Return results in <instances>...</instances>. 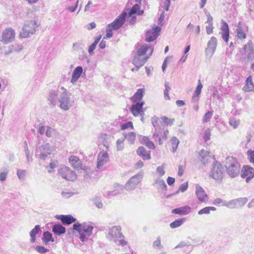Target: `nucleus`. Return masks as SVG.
Here are the masks:
<instances>
[{
    "label": "nucleus",
    "instance_id": "nucleus-23",
    "mask_svg": "<svg viewBox=\"0 0 254 254\" xmlns=\"http://www.w3.org/2000/svg\"><path fill=\"white\" fill-rule=\"evenodd\" d=\"M210 151L201 149L199 153V159L201 162L204 165L208 164L210 160L209 156Z\"/></svg>",
    "mask_w": 254,
    "mask_h": 254
},
{
    "label": "nucleus",
    "instance_id": "nucleus-55",
    "mask_svg": "<svg viewBox=\"0 0 254 254\" xmlns=\"http://www.w3.org/2000/svg\"><path fill=\"white\" fill-rule=\"evenodd\" d=\"M124 139L121 140L118 139L117 141L116 145H117V149L118 151L122 150L124 148Z\"/></svg>",
    "mask_w": 254,
    "mask_h": 254
},
{
    "label": "nucleus",
    "instance_id": "nucleus-27",
    "mask_svg": "<svg viewBox=\"0 0 254 254\" xmlns=\"http://www.w3.org/2000/svg\"><path fill=\"white\" fill-rule=\"evenodd\" d=\"M136 153L144 160H150L151 159L150 152H148L143 146L139 147L136 150Z\"/></svg>",
    "mask_w": 254,
    "mask_h": 254
},
{
    "label": "nucleus",
    "instance_id": "nucleus-4",
    "mask_svg": "<svg viewBox=\"0 0 254 254\" xmlns=\"http://www.w3.org/2000/svg\"><path fill=\"white\" fill-rule=\"evenodd\" d=\"M224 174L223 166L217 161H215L212 165L211 170L209 173V177L216 181L221 180Z\"/></svg>",
    "mask_w": 254,
    "mask_h": 254
},
{
    "label": "nucleus",
    "instance_id": "nucleus-60",
    "mask_svg": "<svg viewBox=\"0 0 254 254\" xmlns=\"http://www.w3.org/2000/svg\"><path fill=\"white\" fill-rule=\"evenodd\" d=\"M188 183L187 182L182 184L180 186L179 190L176 192V194L178 193L179 191H181V192L185 191L188 189Z\"/></svg>",
    "mask_w": 254,
    "mask_h": 254
},
{
    "label": "nucleus",
    "instance_id": "nucleus-9",
    "mask_svg": "<svg viewBox=\"0 0 254 254\" xmlns=\"http://www.w3.org/2000/svg\"><path fill=\"white\" fill-rule=\"evenodd\" d=\"M59 174L65 180L74 181L76 179V173L69 167L62 166L58 170Z\"/></svg>",
    "mask_w": 254,
    "mask_h": 254
},
{
    "label": "nucleus",
    "instance_id": "nucleus-46",
    "mask_svg": "<svg viewBox=\"0 0 254 254\" xmlns=\"http://www.w3.org/2000/svg\"><path fill=\"white\" fill-rule=\"evenodd\" d=\"M10 51H6L5 54L6 55H8L9 53H11L12 51L15 52H20L23 49V46L21 45H12L10 47Z\"/></svg>",
    "mask_w": 254,
    "mask_h": 254
},
{
    "label": "nucleus",
    "instance_id": "nucleus-28",
    "mask_svg": "<svg viewBox=\"0 0 254 254\" xmlns=\"http://www.w3.org/2000/svg\"><path fill=\"white\" fill-rule=\"evenodd\" d=\"M69 162L74 168L80 169H84L83 166L79 158L75 156H71L69 158Z\"/></svg>",
    "mask_w": 254,
    "mask_h": 254
},
{
    "label": "nucleus",
    "instance_id": "nucleus-52",
    "mask_svg": "<svg viewBox=\"0 0 254 254\" xmlns=\"http://www.w3.org/2000/svg\"><path fill=\"white\" fill-rule=\"evenodd\" d=\"M84 47V44L81 42H76L73 44L72 48L75 51L82 50Z\"/></svg>",
    "mask_w": 254,
    "mask_h": 254
},
{
    "label": "nucleus",
    "instance_id": "nucleus-11",
    "mask_svg": "<svg viewBox=\"0 0 254 254\" xmlns=\"http://www.w3.org/2000/svg\"><path fill=\"white\" fill-rule=\"evenodd\" d=\"M127 17V13L123 12L112 23L108 25L107 27L110 28L113 30L119 29L125 23Z\"/></svg>",
    "mask_w": 254,
    "mask_h": 254
},
{
    "label": "nucleus",
    "instance_id": "nucleus-39",
    "mask_svg": "<svg viewBox=\"0 0 254 254\" xmlns=\"http://www.w3.org/2000/svg\"><path fill=\"white\" fill-rule=\"evenodd\" d=\"M186 218L178 219L170 223V227L173 229L177 228V227L181 226L182 224H183L186 222Z\"/></svg>",
    "mask_w": 254,
    "mask_h": 254
},
{
    "label": "nucleus",
    "instance_id": "nucleus-3",
    "mask_svg": "<svg viewBox=\"0 0 254 254\" xmlns=\"http://www.w3.org/2000/svg\"><path fill=\"white\" fill-rule=\"evenodd\" d=\"M37 27L36 22L30 20L26 22L21 31L19 34V37L21 38H26L35 33L36 28Z\"/></svg>",
    "mask_w": 254,
    "mask_h": 254
},
{
    "label": "nucleus",
    "instance_id": "nucleus-40",
    "mask_svg": "<svg viewBox=\"0 0 254 254\" xmlns=\"http://www.w3.org/2000/svg\"><path fill=\"white\" fill-rule=\"evenodd\" d=\"M125 138H126L130 144H133L136 138V134L133 132H130L127 134L124 133Z\"/></svg>",
    "mask_w": 254,
    "mask_h": 254
},
{
    "label": "nucleus",
    "instance_id": "nucleus-8",
    "mask_svg": "<svg viewBox=\"0 0 254 254\" xmlns=\"http://www.w3.org/2000/svg\"><path fill=\"white\" fill-rule=\"evenodd\" d=\"M242 55L243 58L248 62L254 60V49L251 41H249L244 47Z\"/></svg>",
    "mask_w": 254,
    "mask_h": 254
},
{
    "label": "nucleus",
    "instance_id": "nucleus-43",
    "mask_svg": "<svg viewBox=\"0 0 254 254\" xmlns=\"http://www.w3.org/2000/svg\"><path fill=\"white\" fill-rule=\"evenodd\" d=\"M171 145L172 147V152H176L179 144L180 143L179 140L175 136L172 138L171 140Z\"/></svg>",
    "mask_w": 254,
    "mask_h": 254
},
{
    "label": "nucleus",
    "instance_id": "nucleus-45",
    "mask_svg": "<svg viewBox=\"0 0 254 254\" xmlns=\"http://www.w3.org/2000/svg\"><path fill=\"white\" fill-rule=\"evenodd\" d=\"M142 142L143 144L146 145L149 148L152 149L155 148V146L153 143L149 139L148 137L143 136L142 139Z\"/></svg>",
    "mask_w": 254,
    "mask_h": 254
},
{
    "label": "nucleus",
    "instance_id": "nucleus-54",
    "mask_svg": "<svg viewBox=\"0 0 254 254\" xmlns=\"http://www.w3.org/2000/svg\"><path fill=\"white\" fill-rule=\"evenodd\" d=\"M153 246L154 248L156 247H158L159 249H163V247L161 245V238L160 236L158 237L157 239L153 242Z\"/></svg>",
    "mask_w": 254,
    "mask_h": 254
},
{
    "label": "nucleus",
    "instance_id": "nucleus-19",
    "mask_svg": "<svg viewBox=\"0 0 254 254\" xmlns=\"http://www.w3.org/2000/svg\"><path fill=\"white\" fill-rule=\"evenodd\" d=\"M109 160V156L108 153L103 150L99 152L98 156L97 168L100 169L102 166L104 165Z\"/></svg>",
    "mask_w": 254,
    "mask_h": 254
},
{
    "label": "nucleus",
    "instance_id": "nucleus-13",
    "mask_svg": "<svg viewBox=\"0 0 254 254\" xmlns=\"http://www.w3.org/2000/svg\"><path fill=\"white\" fill-rule=\"evenodd\" d=\"M241 177L246 178V182L248 183L254 177V169L248 165H244L241 171Z\"/></svg>",
    "mask_w": 254,
    "mask_h": 254
},
{
    "label": "nucleus",
    "instance_id": "nucleus-6",
    "mask_svg": "<svg viewBox=\"0 0 254 254\" xmlns=\"http://www.w3.org/2000/svg\"><path fill=\"white\" fill-rule=\"evenodd\" d=\"M54 150V147L47 143L36 149V156L41 159L45 160Z\"/></svg>",
    "mask_w": 254,
    "mask_h": 254
},
{
    "label": "nucleus",
    "instance_id": "nucleus-14",
    "mask_svg": "<svg viewBox=\"0 0 254 254\" xmlns=\"http://www.w3.org/2000/svg\"><path fill=\"white\" fill-rule=\"evenodd\" d=\"M217 45V40L215 37H211L208 41L207 48L205 50V54L211 57L215 52Z\"/></svg>",
    "mask_w": 254,
    "mask_h": 254
},
{
    "label": "nucleus",
    "instance_id": "nucleus-25",
    "mask_svg": "<svg viewBox=\"0 0 254 254\" xmlns=\"http://www.w3.org/2000/svg\"><path fill=\"white\" fill-rule=\"evenodd\" d=\"M195 194L198 199L201 202L205 201V198H207V195L203 189L198 184L196 185Z\"/></svg>",
    "mask_w": 254,
    "mask_h": 254
},
{
    "label": "nucleus",
    "instance_id": "nucleus-36",
    "mask_svg": "<svg viewBox=\"0 0 254 254\" xmlns=\"http://www.w3.org/2000/svg\"><path fill=\"white\" fill-rule=\"evenodd\" d=\"M42 240L46 245L48 244L49 242H54V239L53 238L52 234L48 231L44 232Z\"/></svg>",
    "mask_w": 254,
    "mask_h": 254
},
{
    "label": "nucleus",
    "instance_id": "nucleus-63",
    "mask_svg": "<svg viewBox=\"0 0 254 254\" xmlns=\"http://www.w3.org/2000/svg\"><path fill=\"white\" fill-rule=\"evenodd\" d=\"M153 138L155 140H157V139H158L159 144H162V139L159 136V133L157 130V128H155V131L154 132V133L153 134Z\"/></svg>",
    "mask_w": 254,
    "mask_h": 254
},
{
    "label": "nucleus",
    "instance_id": "nucleus-30",
    "mask_svg": "<svg viewBox=\"0 0 254 254\" xmlns=\"http://www.w3.org/2000/svg\"><path fill=\"white\" fill-rule=\"evenodd\" d=\"M143 90L142 89H137L136 93L130 99L132 103H138L139 102H143L142 99L143 97Z\"/></svg>",
    "mask_w": 254,
    "mask_h": 254
},
{
    "label": "nucleus",
    "instance_id": "nucleus-5",
    "mask_svg": "<svg viewBox=\"0 0 254 254\" xmlns=\"http://www.w3.org/2000/svg\"><path fill=\"white\" fill-rule=\"evenodd\" d=\"M58 101L60 103V108L64 111H68L74 104V100L71 96V93L59 95Z\"/></svg>",
    "mask_w": 254,
    "mask_h": 254
},
{
    "label": "nucleus",
    "instance_id": "nucleus-50",
    "mask_svg": "<svg viewBox=\"0 0 254 254\" xmlns=\"http://www.w3.org/2000/svg\"><path fill=\"white\" fill-rule=\"evenodd\" d=\"M213 116L212 111H208L206 113L203 118L202 121L203 123H207L211 119Z\"/></svg>",
    "mask_w": 254,
    "mask_h": 254
},
{
    "label": "nucleus",
    "instance_id": "nucleus-49",
    "mask_svg": "<svg viewBox=\"0 0 254 254\" xmlns=\"http://www.w3.org/2000/svg\"><path fill=\"white\" fill-rule=\"evenodd\" d=\"M224 206L231 209L237 208L236 203L235 201V199H232L229 201H225Z\"/></svg>",
    "mask_w": 254,
    "mask_h": 254
},
{
    "label": "nucleus",
    "instance_id": "nucleus-31",
    "mask_svg": "<svg viewBox=\"0 0 254 254\" xmlns=\"http://www.w3.org/2000/svg\"><path fill=\"white\" fill-rule=\"evenodd\" d=\"M254 89V85L252 81V78L251 76H249L246 80V84L243 88V90L245 92H250L253 90Z\"/></svg>",
    "mask_w": 254,
    "mask_h": 254
},
{
    "label": "nucleus",
    "instance_id": "nucleus-10",
    "mask_svg": "<svg viewBox=\"0 0 254 254\" xmlns=\"http://www.w3.org/2000/svg\"><path fill=\"white\" fill-rule=\"evenodd\" d=\"M144 104V102H139L138 103H132V105L130 108V112L135 117L139 116H141V121L143 120V115L144 111L143 109V106Z\"/></svg>",
    "mask_w": 254,
    "mask_h": 254
},
{
    "label": "nucleus",
    "instance_id": "nucleus-17",
    "mask_svg": "<svg viewBox=\"0 0 254 254\" xmlns=\"http://www.w3.org/2000/svg\"><path fill=\"white\" fill-rule=\"evenodd\" d=\"M15 35V31L12 28H7L2 33V40L5 43L11 42L14 40Z\"/></svg>",
    "mask_w": 254,
    "mask_h": 254
},
{
    "label": "nucleus",
    "instance_id": "nucleus-18",
    "mask_svg": "<svg viewBox=\"0 0 254 254\" xmlns=\"http://www.w3.org/2000/svg\"><path fill=\"white\" fill-rule=\"evenodd\" d=\"M149 58V56L142 58V56L134 55L132 64L136 66V71L138 70L139 68L145 64Z\"/></svg>",
    "mask_w": 254,
    "mask_h": 254
},
{
    "label": "nucleus",
    "instance_id": "nucleus-22",
    "mask_svg": "<svg viewBox=\"0 0 254 254\" xmlns=\"http://www.w3.org/2000/svg\"><path fill=\"white\" fill-rule=\"evenodd\" d=\"M190 211L191 207L190 206L186 205L173 209L172 213L180 215H185L190 213Z\"/></svg>",
    "mask_w": 254,
    "mask_h": 254
},
{
    "label": "nucleus",
    "instance_id": "nucleus-26",
    "mask_svg": "<svg viewBox=\"0 0 254 254\" xmlns=\"http://www.w3.org/2000/svg\"><path fill=\"white\" fill-rule=\"evenodd\" d=\"M64 225H69L76 222V219L71 215H61L58 217Z\"/></svg>",
    "mask_w": 254,
    "mask_h": 254
},
{
    "label": "nucleus",
    "instance_id": "nucleus-15",
    "mask_svg": "<svg viewBox=\"0 0 254 254\" xmlns=\"http://www.w3.org/2000/svg\"><path fill=\"white\" fill-rule=\"evenodd\" d=\"M144 11L142 10H140V6L138 4H134L128 13V16L130 18L128 19V21L129 24L134 23L136 19V16H133L134 14H137L138 15H141L143 13Z\"/></svg>",
    "mask_w": 254,
    "mask_h": 254
},
{
    "label": "nucleus",
    "instance_id": "nucleus-21",
    "mask_svg": "<svg viewBox=\"0 0 254 254\" xmlns=\"http://www.w3.org/2000/svg\"><path fill=\"white\" fill-rule=\"evenodd\" d=\"M82 72V67L81 66H77L72 72L71 79L70 81V83L73 85H75Z\"/></svg>",
    "mask_w": 254,
    "mask_h": 254
},
{
    "label": "nucleus",
    "instance_id": "nucleus-42",
    "mask_svg": "<svg viewBox=\"0 0 254 254\" xmlns=\"http://www.w3.org/2000/svg\"><path fill=\"white\" fill-rule=\"evenodd\" d=\"M248 201L247 197H240L235 199L237 208L243 207Z\"/></svg>",
    "mask_w": 254,
    "mask_h": 254
},
{
    "label": "nucleus",
    "instance_id": "nucleus-1",
    "mask_svg": "<svg viewBox=\"0 0 254 254\" xmlns=\"http://www.w3.org/2000/svg\"><path fill=\"white\" fill-rule=\"evenodd\" d=\"M93 227L90 224L83 222H76L73 225V229L76 231L79 234V239L82 242H86L89 236L92 234Z\"/></svg>",
    "mask_w": 254,
    "mask_h": 254
},
{
    "label": "nucleus",
    "instance_id": "nucleus-41",
    "mask_svg": "<svg viewBox=\"0 0 254 254\" xmlns=\"http://www.w3.org/2000/svg\"><path fill=\"white\" fill-rule=\"evenodd\" d=\"M114 188L116 189L113 191H108L107 192L108 195H116L120 193V191L123 190V187L119 184H115Z\"/></svg>",
    "mask_w": 254,
    "mask_h": 254
},
{
    "label": "nucleus",
    "instance_id": "nucleus-62",
    "mask_svg": "<svg viewBox=\"0 0 254 254\" xmlns=\"http://www.w3.org/2000/svg\"><path fill=\"white\" fill-rule=\"evenodd\" d=\"M164 168L165 166L164 164L157 168L156 171L161 176H163L165 173Z\"/></svg>",
    "mask_w": 254,
    "mask_h": 254
},
{
    "label": "nucleus",
    "instance_id": "nucleus-16",
    "mask_svg": "<svg viewBox=\"0 0 254 254\" xmlns=\"http://www.w3.org/2000/svg\"><path fill=\"white\" fill-rule=\"evenodd\" d=\"M161 30L159 26H155L151 30L147 31L145 35V41L150 42L155 40L159 35V32Z\"/></svg>",
    "mask_w": 254,
    "mask_h": 254
},
{
    "label": "nucleus",
    "instance_id": "nucleus-29",
    "mask_svg": "<svg viewBox=\"0 0 254 254\" xmlns=\"http://www.w3.org/2000/svg\"><path fill=\"white\" fill-rule=\"evenodd\" d=\"M202 84L201 83L200 80L199 79L198 81V85L196 88L194 92L193 93V96L191 98V102L193 103L197 102L199 99V95L201 93V89L202 88Z\"/></svg>",
    "mask_w": 254,
    "mask_h": 254
},
{
    "label": "nucleus",
    "instance_id": "nucleus-7",
    "mask_svg": "<svg viewBox=\"0 0 254 254\" xmlns=\"http://www.w3.org/2000/svg\"><path fill=\"white\" fill-rule=\"evenodd\" d=\"M143 176V172L141 171L132 176L126 183L125 189L127 190H133L140 183Z\"/></svg>",
    "mask_w": 254,
    "mask_h": 254
},
{
    "label": "nucleus",
    "instance_id": "nucleus-20",
    "mask_svg": "<svg viewBox=\"0 0 254 254\" xmlns=\"http://www.w3.org/2000/svg\"><path fill=\"white\" fill-rule=\"evenodd\" d=\"M221 26L220 34L222 35V38L223 40L227 42L229 40V29L228 24L222 19L221 20Z\"/></svg>",
    "mask_w": 254,
    "mask_h": 254
},
{
    "label": "nucleus",
    "instance_id": "nucleus-33",
    "mask_svg": "<svg viewBox=\"0 0 254 254\" xmlns=\"http://www.w3.org/2000/svg\"><path fill=\"white\" fill-rule=\"evenodd\" d=\"M40 232H41L40 225H36L35 227L30 232V236L31 237L30 241L31 243H33L35 242L36 236Z\"/></svg>",
    "mask_w": 254,
    "mask_h": 254
},
{
    "label": "nucleus",
    "instance_id": "nucleus-12",
    "mask_svg": "<svg viewBox=\"0 0 254 254\" xmlns=\"http://www.w3.org/2000/svg\"><path fill=\"white\" fill-rule=\"evenodd\" d=\"M108 238L111 239H117L124 238V235L121 233V227L120 226H115L111 227L108 232Z\"/></svg>",
    "mask_w": 254,
    "mask_h": 254
},
{
    "label": "nucleus",
    "instance_id": "nucleus-57",
    "mask_svg": "<svg viewBox=\"0 0 254 254\" xmlns=\"http://www.w3.org/2000/svg\"><path fill=\"white\" fill-rule=\"evenodd\" d=\"M162 120L165 123L169 126L172 125L175 122L174 119H170L165 116L163 117Z\"/></svg>",
    "mask_w": 254,
    "mask_h": 254
},
{
    "label": "nucleus",
    "instance_id": "nucleus-38",
    "mask_svg": "<svg viewBox=\"0 0 254 254\" xmlns=\"http://www.w3.org/2000/svg\"><path fill=\"white\" fill-rule=\"evenodd\" d=\"M101 37V35H100L95 38L94 42L89 46L88 48V53L90 55H92L93 54L94 50L95 49L97 44L100 41Z\"/></svg>",
    "mask_w": 254,
    "mask_h": 254
},
{
    "label": "nucleus",
    "instance_id": "nucleus-34",
    "mask_svg": "<svg viewBox=\"0 0 254 254\" xmlns=\"http://www.w3.org/2000/svg\"><path fill=\"white\" fill-rule=\"evenodd\" d=\"M154 185L156 186L157 189L162 190L163 191H166L167 186L165 182L162 179H158L155 180Z\"/></svg>",
    "mask_w": 254,
    "mask_h": 254
},
{
    "label": "nucleus",
    "instance_id": "nucleus-2",
    "mask_svg": "<svg viewBox=\"0 0 254 254\" xmlns=\"http://www.w3.org/2000/svg\"><path fill=\"white\" fill-rule=\"evenodd\" d=\"M225 166L228 175L231 178H235L240 174L241 167L237 159L228 157L226 159Z\"/></svg>",
    "mask_w": 254,
    "mask_h": 254
},
{
    "label": "nucleus",
    "instance_id": "nucleus-61",
    "mask_svg": "<svg viewBox=\"0 0 254 254\" xmlns=\"http://www.w3.org/2000/svg\"><path fill=\"white\" fill-rule=\"evenodd\" d=\"M211 136L210 130L209 128H207L205 130L204 135H203V139L206 142L210 139V137Z\"/></svg>",
    "mask_w": 254,
    "mask_h": 254
},
{
    "label": "nucleus",
    "instance_id": "nucleus-59",
    "mask_svg": "<svg viewBox=\"0 0 254 254\" xmlns=\"http://www.w3.org/2000/svg\"><path fill=\"white\" fill-rule=\"evenodd\" d=\"M191 245L189 241H182L177 245L175 249L181 248L185 247H189Z\"/></svg>",
    "mask_w": 254,
    "mask_h": 254
},
{
    "label": "nucleus",
    "instance_id": "nucleus-44",
    "mask_svg": "<svg viewBox=\"0 0 254 254\" xmlns=\"http://www.w3.org/2000/svg\"><path fill=\"white\" fill-rule=\"evenodd\" d=\"M216 210V208L212 206H207L205 207L198 212V214L199 215H202V214H208L210 213V211H215Z\"/></svg>",
    "mask_w": 254,
    "mask_h": 254
},
{
    "label": "nucleus",
    "instance_id": "nucleus-37",
    "mask_svg": "<svg viewBox=\"0 0 254 254\" xmlns=\"http://www.w3.org/2000/svg\"><path fill=\"white\" fill-rule=\"evenodd\" d=\"M150 47V45L148 44L141 46L137 50L136 54L135 55L138 56H143Z\"/></svg>",
    "mask_w": 254,
    "mask_h": 254
},
{
    "label": "nucleus",
    "instance_id": "nucleus-64",
    "mask_svg": "<svg viewBox=\"0 0 254 254\" xmlns=\"http://www.w3.org/2000/svg\"><path fill=\"white\" fill-rule=\"evenodd\" d=\"M213 203L215 205L224 206V204L225 203V200H223L220 198H217L214 199Z\"/></svg>",
    "mask_w": 254,
    "mask_h": 254
},
{
    "label": "nucleus",
    "instance_id": "nucleus-56",
    "mask_svg": "<svg viewBox=\"0 0 254 254\" xmlns=\"http://www.w3.org/2000/svg\"><path fill=\"white\" fill-rule=\"evenodd\" d=\"M35 249L36 250V251L37 252H38L39 253H40V254H44V253H46L49 252V250L45 248L43 246H36L35 247Z\"/></svg>",
    "mask_w": 254,
    "mask_h": 254
},
{
    "label": "nucleus",
    "instance_id": "nucleus-48",
    "mask_svg": "<svg viewBox=\"0 0 254 254\" xmlns=\"http://www.w3.org/2000/svg\"><path fill=\"white\" fill-rule=\"evenodd\" d=\"M240 120H236L234 118H232L229 120V124L234 129L237 128L240 125Z\"/></svg>",
    "mask_w": 254,
    "mask_h": 254
},
{
    "label": "nucleus",
    "instance_id": "nucleus-32",
    "mask_svg": "<svg viewBox=\"0 0 254 254\" xmlns=\"http://www.w3.org/2000/svg\"><path fill=\"white\" fill-rule=\"evenodd\" d=\"M52 231L56 235L60 236L65 233V228L61 224H55L52 228Z\"/></svg>",
    "mask_w": 254,
    "mask_h": 254
},
{
    "label": "nucleus",
    "instance_id": "nucleus-24",
    "mask_svg": "<svg viewBox=\"0 0 254 254\" xmlns=\"http://www.w3.org/2000/svg\"><path fill=\"white\" fill-rule=\"evenodd\" d=\"M57 92L55 90H51L49 92L48 96V101L49 102L50 106L54 107L56 105L59 98Z\"/></svg>",
    "mask_w": 254,
    "mask_h": 254
},
{
    "label": "nucleus",
    "instance_id": "nucleus-47",
    "mask_svg": "<svg viewBox=\"0 0 254 254\" xmlns=\"http://www.w3.org/2000/svg\"><path fill=\"white\" fill-rule=\"evenodd\" d=\"M26 171L22 169H17L16 175L20 181H24L25 179Z\"/></svg>",
    "mask_w": 254,
    "mask_h": 254
},
{
    "label": "nucleus",
    "instance_id": "nucleus-53",
    "mask_svg": "<svg viewBox=\"0 0 254 254\" xmlns=\"http://www.w3.org/2000/svg\"><path fill=\"white\" fill-rule=\"evenodd\" d=\"M133 126L131 122H128L126 123L123 124L121 126V129L124 130L127 128H133Z\"/></svg>",
    "mask_w": 254,
    "mask_h": 254
},
{
    "label": "nucleus",
    "instance_id": "nucleus-35",
    "mask_svg": "<svg viewBox=\"0 0 254 254\" xmlns=\"http://www.w3.org/2000/svg\"><path fill=\"white\" fill-rule=\"evenodd\" d=\"M236 31L237 36L239 39H244L246 38V35L243 30V25L241 22L238 23V27Z\"/></svg>",
    "mask_w": 254,
    "mask_h": 254
},
{
    "label": "nucleus",
    "instance_id": "nucleus-51",
    "mask_svg": "<svg viewBox=\"0 0 254 254\" xmlns=\"http://www.w3.org/2000/svg\"><path fill=\"white\" fill-rule=\"evenodd\" d=\"M25 145L24 146L25 152L28 162H30L32 160V156L30 155L29 150L28 148L27 144L26 141L24 142Z\"/></svg>",
    "mask_w": 254,
    "mask_h": 254
},
{
    "label": "nucleus",
    "instance_id": "nucleus-58",
    "mask_svg": "<svg viewBox=\"0 0 254 254\" xmlns=\"http://www.w3.org/2000/svg\"><path fill=\"white\" fill-rule=\"evenodd\" d=\"M54 132H55L54 129L52 128L51 127H49V126L46 127V135L47 137H51Z\"/></svg>",
    "mask_w": 254,
    "mask_h": 254
}]
</instances>
